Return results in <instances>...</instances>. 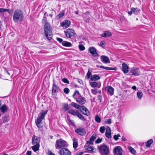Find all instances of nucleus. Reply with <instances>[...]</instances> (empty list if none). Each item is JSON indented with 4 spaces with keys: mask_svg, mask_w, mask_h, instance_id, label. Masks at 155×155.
Listing matches in <instances>:
<instances>
[{
    "mask_svg": "<svg viewBox=\"0 0 155 155\" xmlns=\"http://www.w3.org/2000/svg\"><path fill=\"white\" fill-rule=\"evenodd\" d=\"M23 19V13L21 10L17 9L14 11L13 20L15 23H21Z\"/></svg>",
    "mask_w": 155,
    "mask_h": 155,
    "instance_id": "f257e3e1",
    "label": "nucleus"
},
{
    "mask_svg": "<svg viewBox=\"0 0 155 155\" xmlns=\"http://www.w3.org/2000/svg\"><path fill=\"white\" fill-rule=\"evenodd\" d=\"M44 30L45 36L48 40H50L52 37V28L48 23H45Z\"/></svg>",
    "mask_w": 155,
    "mask_h": 155,
    "instance_id": "f03ea898",
    "label": "nucleus"
},
{
    "mask_svg": "<svg viewBox=\"0 0 155 155\" xmlns=\"http://www.w3.org/2000/svg\"><path fill=\"white\" fill-rule=\"evenodd\" d=\"M97 147L101 155H108L109 154V148L106 144H102L100 146H98Z\"/></svg>",
    "mask_w": 155,
    "mask_h": 155,
    "instance_id": "7ed1b4c3",
    "label": "nucleus"
},
{
    "mask_svg": "<svg viewBox=\"0 0 155 155\" xmlns=\"http://www.w3.org/2000/svg\"><path fill=\"white\" fill-rule=\"evenodd\" d=\"M73 97L78 103L81 105L85 103L86 101L85 98L81 96L78 91L76 90L75 91Z\"/></svg>",
    "mask_w": 155,
    "mask_h": 155,
    "instance_id": "20e7f679",
    "label": "nucleus"
},
{
    "mask_svg": "<svg viewBox=\"0 0 155 155\" xmlns=\"http://www.w3.org/2000/svg\"><path fill=\"white\" fill-rule=\"evenodd\" d=\"M66 142L61 139L57 140L56 141V147L57 149H59L62 147L66 146Z\"/></svg>",
    "mask_w": 155,
    "mask_h": 155,
    "instance_id": "39448f33",
    "label": "nucleus"
},
{
    "mask_svg": "<svg viewBox=\"0 0 155 155\" xmlns=\"http://www.w3.org/2000/svg\"><path fill=\"white\" fill-rule=\"evenodd\" d=\"M64 32L66 37L69 38L72 37H74L76 34L74 31L71 29L68 28L64 31Z\"/></svg>",
    "mask_w": 155,
    "mask_h": 155,
    "instance_id": "423d86ee",
    "label": "nucleus"
},
{
    "mask_svg": "<svg viewBox=\"0 0 155 155\" xmlns=\"http://www.w3.org/2000/svg\"><path fill=\"white\" fill-rule=\"evenodd\" d=\"M47 111L46 110L44 111V112L39 114L38 117L35 121L36 123H41L42 120L44 118L45 115L46 114Z\"/></svg>",
    "mask_w": 155,
    "mask_h": 155,
    "instance_id": "0eeeda50",
    "label": "nucleus"
},
{
    "mask_svg": "<svg viewBox=\"0 0 155 155\" xmlns=\"http://www.w3.org/2000/svg\"><path fill=\"white\" fill-rule=\"evenodd\" d=\"M114 155H123V150L120 146L115 147L114 149Z\"/></svg>",
    "mask_w": 155,
    "mask_h": 155,
    "instance_id": "6e6552de",
    "label": "nucleus"
},
{
    "mask_svg": "<svg viewBox=\"0 0 155 155\" xmlns=\"http://www.w3.org/2000/svg\"><path fill=\"white\" fill-rule=\"evenodd\" d=\"M130 72L131 73V75H134L136 76H139L140 74V71L139 69L135 67L131 68Z\"/></svg>",
    "mask_w": 155,
    "mask_h": 155,
    "instance_id": "1a4fd4ad",
    "label": "nucleus"
},
{
    "mask_svg": "<svg viewBox=\"0 0 155 155\" xmlns=\"http://www.w3.org/2000/svg\"><path fill=\"white\" fill-rule=\"evenodd\" d=\"M75 132L78 135L82 136L85 135L86 133L85 129L82 127L76 129L75 130Z\"/></svg>",
    "mask_w": 155,
    "mask_h": 155,
    "instance_id": "9d476101",
    "label": "nucleus"
},
{
    "mask_svg": "<svg viewBox=\"0 0 155 155\" xmlns=\"http://www.w3.org/2000/svg\"><path fill=\"white\" fill-rule=\"evenodd\" d=\"M10 10L9 9H7L4 8H0V14H1L2 16L4 18H6L7 17L6 15V13H5V12H7L9 15L10 14Z\"/></svg>",
    "mask_w": 155,
    "mask_h": 155,
    "instance_id": "9b49d317",
    "label": "nucleus"
},
{
    "mask_svg": "<svg viewBox=\"0 0 155 155\" xmlns=\"http://www.w3.org/2000/svg\"><path fill=\"white\" fill-rule=\"evenodd\" d=\"M61 155H71V152L67 149L63 148L59 151Z\"/></svg>",
    "mask_w": 155,
    "mask_h": 155,
    "instance_id": "f8f14e48",
    "label": "nucleus"
},
{
    "mask_svg": "<svg viewBox=\"0 0 155 155\" xmlns=\"http://www.w3.org/2000/svg\"><path fill=\"white\" fill-rule=\"evenodd\" d=\"M88 51L94 57L98 56L96 48L94 47H91L89 48Z\"/></svg>",
    "mask_w": 155,
    "mask_h": 155,
    "instance_id": "ddd939ff",
    "label": "nucleus"
},
{
    "mask_svg": "<svg viewBox=\"0 0 155 155\" xmlns=\"http://www.w3.org/2000/svg\"><path fill=\"white\" fill-rule=\"evenodd\" d=\"M122 71L124 74H127L129 72V67L127 64L124 62L122 64Z\"/></svg>",
    "mask_w": 155,
    "mask_h": 155,
    "instance_id": "4468645a",
    "label": "nucleus"
},
{
    "mask_svg": "<svg viewBox=\"0 0 155 155\" xmlns=\"http://www.w3.org/2000/svg\"><path fill=\"white\" fill-rule=\"evenodd\" d=\"M80 111L83 114L88 116L89 114V112L88 109L84 106H81L80 109Z\"/></svg>",
    "mask_w": 155,
    "mask_h": 155,
    "instance_id": "2eb2a0df",
    "label": "nucleus"
},
{
    "mask_svg": "<svg viewBox=\"0 0 155 155\" xmlns=\"http://www.w3.org/2000/svg\"><path fill=\"white\" fill-rule=\"evenodd\" d=\"M96 138V135L95 134H94L91 137L90 141L87 142V144L88 145L92 144L93 143L94 140Z\"/></svg>",
    "mask_w": 155,
    "mask_h": 155,
    "instance_id": "dca6fc26",
    "label": "nucleus"
},
{
    "mask_svg": "<svg viewBox=\"0 0 155 155\" xmlns=\"http://www.w3.org/2000/svg\"><path fill=\"white\" fill-rule=\"evenodd\" d=\"M32 144L33 145L35 144H39L40 140L38 137L35 135H33L32 137Z\"/></svg>",
    "mask_w": 155,
    "mask_h": 155,
    "instance_id": "f3484780",
    "label": "nucleus"
},
{
    "mask_svg": "<svg viewBox=\"0 0 155 155\" xmlns=\"http://www.w3.org/2000/svg\"><path fill=\"white\" fill-rule=\"evenodd\" d=\"M101 61L104 63H110L108 57L107 56L104 55L101 56Z\"/></svg>",
    "mask_w": 155,
    "mask_h": 155,
    "instance_id": "a211bd4d",
    "label": "nucleus"
},
{
    "mask_svg": "<svg viewBox=\"0 0 155 155\" xmlns=\"http://www.w3.org/2000/svg\"><path fill=\"white\" fill-rule=\"evenodd\" d=\"M111 131L110 128L108 126L107 127L106 130V133L105 134V135L106 137L109 138L111 137Z\"/></svg>",
    "mask_w": 155,
    "mask_h": 155,
    "instance_id": "6ab92c4d",
    "label": "nucleus"
},
{
    "mask_svg": "<svg viewBox=\"0 0 155 155\" xmlns=\"http://www.w3.org/2000/svg\"><path fill=\"white\" fill-rule=\"evenodd\" d=\"M70 23L71 22L70 21L67 20L61 23V25L62 27L67 28L69 26Z\"/></svg>",
    "mask_w": 155,
    "mask_h": 155,
    "instance_id": "aec40b11",
    "label": "nucleus"
},
{
    "mask_svg": "<svg viewBox=\"0 0 155 155\" xmlns=\"http://www.w3.org/2000/svg\"><path fill=\"white\" fill-rule=\"evenodd\" d=\"M105 89L108 92L110 93V95H112L114 93V89L110 86H107L106 87Z\"/></svg>",
    "mask_w": 155,
    "mask_h": 155,
    "instance_id": "412c9836",
    "label": "nucleus"
},
{
    "mask_svg": "<svg viewBox=\"0 0 155 155\" xmlns=\"http://www.w3.org/2000/svg\"><path fill=\"white\" fill-rule=\"evenodd\" d=\"M58 89V87L54 83L52 87V94H53L55 95V94L57 92V90Z\"/></svg>",
    "mask_w": 155,
    "mask_h": 155,
    "instance_id": "4be33fe9",
    "label": "nucleus"
},
{
    "mask_svg": "<svg viewBox=\"0 0 155 155\" xmlns=\"http://www.w3.org/2000/svg\"><path fill=\"white\" fill-rule=\"evenodd\" d=\"M8 108L7 106L5 104L3 105L0 108V110L3 114L6 112Z\"/></svg>",
    "mask_w": 155,
    "mask_h": 155,
    "instance_id": "5701e85b",
    "label": "nucleus"
},
{
    "mask_svg": "<svg viewBox=\"0 0 155 155\" xmlns=\"http://www.w3.org/2000/svg\"><path fill=\"white\" fill-rule=\"evenodd\" d=\"M90 79L91 81H96L99 79L100 77L97 74H94L92 76Z\"/></svg>",
    "mask_w": 155,
    "mask_h": 155,
    "instance_id": "b1692460",
    "label": "nucleus"
},
{
    "mask_svg": "<svg viewBox=\"0 0 155 155\" xmlns=\"http://www.w3.org/2000/svg\"><path fill=\"white\" fill-rule=\"evenodd\" d=\"M100 68H104L105 69L107 70H114V71H117V69L116 68H109L108 67H104L103 66H101L100 67Z\"/></svg>",
    "mask_w": 155,
    "mask_h": 155,
    "instance_id": "393cba45",
    "label": "nucleus"
},
{
    "mask_svg": "<svg viewBox=\"0 0 155 155\" xmlns=\"http://www.w3.org/2000/svg\"><path fill=\"white\" fill-rule=\"evenodd\" d=\"M102 36L104 37H107L110 36L111 35V33L108 31L104 32L102 35Z\"/></svg>",
    "mask_w": 155,
    "mask_h": 155,
    "instance_id": "a878e982",
    "label": "nucleus"
},
{
    "mask_svg": "<svg viewBox=\"0 0 155 155\" xmlns=\"http://www.w3.org/2000/svg\"><path fill=\"white\" fill-rule=\"evenodd\" d=\"M62 45L65 47H71L72 45L71 43L66 41H64L62 43Z\"/></svg>",
    "mask_w": 155,
    "mask_h": 155,
    "instance_id": "bb28decb",
    "label": "nucleus"
},
{
    "mask_svg": "<svg viewBox=\"0 0 155 155\" xmlns=\"http://www.w3.org/2000/svg\"><path fill=\"white\" fill-rule=\"evenodd\" d=\"M68 112L74 116H76L77 115L78 111L77 110L75 111L73 110L70 109L69 110Z\"/></svg>",
    "mask_w": 155,
    "mask_h": 155,
    "instance_id": "cd10ccee",
    "label": "nucleus"
},
{
    "mask_svg": "<svg viewBox=\"0 0 155 155\" xmlns=\"http://www.w3.org/2000/svg\"><path fill=\"white\" fill-rule=\"evenodd\" d=\"M34 146L32 147V149L34 152H36L39 149L40 145L39 144H34Z\"/></svg>",
    "mask_w": 155,
    "mask_h": 155,
    "instance_id": "c85d7f7f",
    "label": "nucleus"
},
{
    "mask_svg": "<svg viewBox=\"0 0 155 155\" xmlns=\"http://www.w3.org/2000/svg\"><path fill=\"white\" fill-rule=\"evenodd\" d=\"M70 105L75 107V108L80 109L81 106H80L78 104L74 102H72L71 104Z\"/></svg>",
    "mask_w": 155,
    "mask_h": 155,
    "instance_id": "c756f323",
    "label": "nucleus"
},
{
    "mask_svg": "<svg viewBox=\"0 0 155 155\" xmlns=\"http://www.w3.org/2000/svg\"><path fill=\"white\" fill-rule=\"evenodd\" d=\"M153 143V140L152 139H150L146 143V146L148 147H150V145Z\"/></svg>",
    "mask_w": 155,
    "mask_h": 155,
    "instance_id": "7c9ffc66",
    "label": "nucleus"
},
{
    "mask_svg": "<svg viewBox=\"0 0 155 155\" xmlns=\"http://www.w3.org/2000/svg\"><path fill=\"white\" fill-rule=\"evenodd\" d=\"M77 116L81 120H83V121H85L86 120V119L79 112L78 113V114L77 115Z\"/></svg>",
    "mask_w": 155,
    "mask_h": 155,
    "instance_id": "2f4dec72",
    "label": "nucleus"
},
{
    "mask_svg": "<svg viewBox=\"0 0 155 155\" xmlns=\"http://www.w3.org/2000/svg\"><path fill=\"white\" fill-rule=\"evenodd\" d=\"M128 149L129 151L132 154H135L136 153V151L135 150L131 147H128Z\"/></svg>",
    "mask_w": 155,
    "mask_h": 155,
    "instance_id": "473e14b6",
    "label": "nucleus"
},
{
    "mask_svg": "<svg viewBox=\"0 0 155 155\" xmlns=\"http://www.w3.org/2000/svg\"><path fill=\"white\" fill-rule=\"evenodd\" d=\"M76 140L75 138L73 139V141L74 143H73V146L74 148L76 149L78 145L77 141H76Z\"/></svg>",
    "mask_w": 155,
    "mask_h": 155,
    "instance_id": "72a5a7b5",
    "label": "nucleus"
},
{
    "mask_svg": "<svg viewBox=\"0 0 155 155\" xmlns=\"http://www.w3.org/2000/svg\"><path fill=\"white\" fill-rule=\"evenodd\" d=\"M63 108L64 109L65 111H66L69 110L68 105V104H64L63 107Z\"/></svg>",
    "mask_w": 155,
    "mask_h": 155,
    "instance_id": "f704fd0d",
    "label": "nucleus"
},
{
    "mask_svg": "<svg viewBox=\"0 0 155 155\" xmlns=\"http://www.w3.org/2000/svg\"><path fill=\"white\" fill-rule=\"evenodd\" d=\"M95 120L96 122L99 123L101 122V119L98 115H96L95 117Z\"/></svg>",
    "mask_w": 155,
    "mask_h": 155,
    "instance_id": "c9c22d12",
    "label": "nucleus"
},
{
    "mask_svg": "<svg viewBox=\"0 0 155 155\" xmlns=\"http://www.w3.org/2000/svg\"><path fill=\"white\" fill-rule=\"evenodd\" d=\"M137 97L140 99H141L143 96V93L141 92H137Z\"/></svg>",
    "mask_w": 155,
    "mask_h": 155,
    "instance_id": "e433bc0d",
    "label": "nucleus"
},
{
    "mask_svg": "<svg viewBox=\"0 0 155 155\" xmlns=\"http://www.w3.org/2000/svg\"><path fill=\"white\" fill-rule=\"evenodd\" d=\"M90 84L92 87H94L97 85L98 84L97 82H92L90 83Z\"/></svg>",
    "mask_w": 155,
    "mask_h": 155,
    "instance_id": "4c0bfd02",
    "label": "nucleus"
},
{
    "mask_svg": "<svg viewBox=\"0 0 155 155\" xmlns=\"http://www.w3.org/2000/svg\"><path fill=\"white\" fill-rule=\"evenodd\" d=\"M105 42L104 41H102L100 42L99 45L102 47L104 48L105 46Z\"/></svg>",
    "mask_w": 155,
    "mask_h": 155,
    "instance_id": "58836bf2",
    "label": "nucleus"
},
{
    "mask_svg": "<svg viewBox=\"0 0 155 155\" xmlns=\"http://www.w3.org/2000/svg\"><path fill=\"white\" fill-rule=\"evenodd\" d=\"M86 76L88 79L90 78L91 76V71L90 70H89Z\"/></svg>",
    "mask_w": 155,
    "mask_h": 155,
    "instance_id": "ea45409f",
    "label": "nucleus"
},
{
    "mask_svg": "<svg viewBox=\"0 0 155 155\" xmlns=\"http://www.w3.org/2000/svg\"><path fill=\"white\" fill-rule=\"evenodd\" d=\"M79 48L80 50L81 51H83L85 49V47L82 45H79Z\"/></svg>",
    "mask_w": 155,
    "mask_h": 155,
    "instance_id": "a19ab883",
    "label": "nucleus"
},
{
    "mask_svg": "<svg viewBox=\"0 0 155 155\" xmlns=\"http://www.w3.org/2000/svg\"><path fill=\"white\" fill-rule=\"evenodd\" d=\"M105 130V128L104 127H101L100 128V131L101 133H104Z\"/></svg>",
    "mask_w": 155,
    "mask_h": 155,
    "instance_id": "79ce46f5",
    "label": "nucleus"
},
{
    "mask_svg": "<svg viewBox=\"0 0 155 155\" xmlns=\"http://www.w3.org/2000/svg\"><path fill=\"white\" fill-rule=\"evenodd\" d=\"M64 15V12H63L60 13L58 16V18H59L62 17Z\"/></svg>",
    "mask_w": 155,
    "mask_h": 155,
    "instance_id": "37998d69",
    "label": "nucleus"
},
{
    "mask_svg": "<svg viewBox=\"0 0 155 155\" xmlns=\"http://www.w3.org/2000/svg\"><path fill=\"white\" fill-rule=\"evenodd\" d=\"M62 81L65 83L69 84V81L66 78H63L62 80Z\"/></svg>",
    "mask_w": 155,
    "mask_h": 155,
    "instance_id": "c03bdc74",
    "label": "nucleus"
},
{
    "mask_svg": "<svg viewBox=\"0 0 155 155\" xmlns=\"http://www.w3.org/2000/svg\"><path fill=\"white\" fill-rule=\"evenodd\" d=\"M120 137V136L119 134L114 135V138L115 140H117L118 139V137Z\"/></svg>",
    "mask_w": 155,
    "mask_h": 155,
    "instance_id": "a18cd8bd",
    "label": "nucleus"
},
{
    "mask_svg": "<svg viewBox=\"0 0 155 155\" xmlns=\"http://www.w3.org/2000/svg\"><path fill=\"white\" fill-rule=\"evenodd\" d=\"M64 92L65 94H68L69 93L70 90L68 88H66L64 89Z\"/></svg>",
    "mask_w": 155,
    "mask_h": 155,
    "instance_id": "49530a36",
    "label": "nucleus"
},
{
    "mask_svg": "<svg viewBox=\"0 0 155 155\" xmlns=\"http://www.w3.org/2000/svg\"><path fill=\"white\" fill-rule=\"evenodd\" d=\"M102 140V138H98L95 141L96 143H100Z\"/></svg>",
    "mask_w": 155,
    "mask_h": 155,
    "instance_id": "de8ad7c7",
    "label": "nucleus"
},
{
    "mask_svg": "<svg viewBox=\"0 0 155 155\" xmlns=\"http://www.w3.org/2000/svg\"><path fill=\"white\" fill-rule=\"evenodd\" d=\"M93 147L92 146H90V147H87V150L89 151H92V150H94L93 149Z\"/></svg>",
    "mask_w": 155,
    "mask_h": 155,
    "instance_id": "09e8293b",
    "label": "nucleus"
},
{
    "mask_svg": "<svg viewBox=\"0 0 155 155\" xmlns=\"http://www.w3.org/2000/svg\"><path fill=\"white\" fill-rule=\"evenodd\" d=\"M111 119H109L105 121V123L106 124H110L111 123Z\"/></svg>",
    "mask_w": 155,
    "mask_h": 155,
    "instance_id": "8fccbe9b",
    "label": "nucleus"
},
{
    "mask_svg": "<svg viewBox=\"0 0 155 155\" xmlns=\"http://www.w3.org/2000/svg\"><path fill=\"white\" fill-rule=\"evenodd\" d=\"M91 92L94 94H96L97 93V90H91Z\"/></svg>",
    "mask_w": 155,
    "mask_h": 155,
    "instance_id": "3c124183",
    "label": "nucleus"
},
{
    "mask_svg": "<svg viewBox=\"0 0 155 155\" xmlns=\"http://www.w3.org/2000/svg\"><path fill=\"white\" fill-rule=\"evenodd\" d=\"M57 40L60 43H61L62 44L63 42L64 41H63V40L62 39L57 38Z\"/></svg>",
    "mask_w": 155,
    "mask_h": 155,
    "instance_id": "603ef678",
    "label": "nucleus"
},
{
    "mask_svg": "<svg viewBox=\"0 0 155 155\" xmlns=\"http://www.w3.org/2000/svg\"><path fill=\"white\" fill-rule=\"evenodd\" d=\"M37 126L39 128H41L42 127V126L41 124V123H36Z\"/></svg>",
    "mask_w": 155,
    "mask_h": 155,
    "instance_id": "864d4df0",
    "label": "nucleus"
},
{
    "mask_svg": "<svg viewBox=\"0 0 155 155\" xmlns=\"http://www.w3.org/2000/svg\"><path fill=\"white\" fill-rule=\"evenodd\" d=\"M31 152L30 151H28L27 153V155H31Z\"/></svg>",
    "mask_w": 155,
    "mask_h": 155,
    "instance_id": "5fc2aeb1",
    "label": "nucleus"
},
{
    "mask_svg": "<svg viewBox=\"0 0 155 155\" xmlns=\"http://www.w3.org/2000/svg\"><path fill=\"white\" fill-rule=\"evenodd\" d=\"M48 153L49 155H55L54 153H53L51 151H49Z\"/></svg>",
    "mask_w": 155,
    "mask_h": 155,
    "instance_id": "6e6d98bb",
    "label": "nucleus"
},
{
    "mask_svg": "<svg viewBox=\"0 0 155 155\" xmlns=\"http://www.w3.org/2000/svg\"><path fill=\"white\" fill-rule=\"evenodd\" d=\"M133 13L135 11V8H132L131 10Z\"/></svg>",
    "mask_w": 155,
    "mask_h": 155,
    "instance_id": "4d7b16f0",
    "label": "nucleus"
},
{
    "mask_svg": "<svg viewBox=\"0 0 155 155\" xmlns=\"http://www.w3.org/2000/svg\"><path fill=\"white\" fill-rule=\"evenodd\" d=\"M132 88L133 89V90H135L136 89H137V87H136L135 86H133L132 87Z\"/></svg>",
    "mask_w": 155,
    "mask_h": 155,
    "instance_id": "13d9d810",
    "label": "nucleus"
},
{
    "mask_svg": "<svg viewBox=\"0 0 155 155\" xmlns=\"http://www.w3.org/2000/svg\"><path fill=\"white\" fill-rule=\"evenodd\" d=\"M122 140H124V141H125L126 140V139L124 137H122Z\"/></svg>",
    "mask_w": 155,
    "mask_h": 155,
    "instance_id": "bf43d9fd",
    "label": "nucleus"
},
{
    "mask_svg": "<svg viewBox=\"0 0 155 155\" xmlns=\"http://www.w3.org/2000/svg\"><path fill=\"white\" fill-rule=\"evenodd\" d=\"M94 150H92V151L93 152L95 153L96 152V149L93 148Z\"/></svg>",
    "mask_w": 155,
    "mask_h": 155,
    "instance_id": "052dcab7",
    "label": "nucleus"
},
{
    "mask_svg": "<svg viewBox=\"0 0 155 155\" xmlns=\"http://www.w3.org/2000/svg\"><path fill=\"white\" fill-rule=\"evenodd\" d=\"M133 13V12L131 11H130V12H128V14H129V15H131L132 14V13Z\"/></svg>",
    "mask_w": 155,
    "mask_h": 155,
    "instance_id": "680f3d73",
    "label": "nucleus"
},
{
    "mask_svg": "<svg viewBox=\"0 0 155 155\" xmlns=\"http://www.w3.org/2000/svg\"><path fill=\"white\" fill-rule=\"evenodd\" d=\"M133 13V12L131 11H130V12H128V14H129V15H131L132 14V13Z\"/></svg>",
    "mask_w": 155,
    "mask_h": 155,
    "instance_id": "e2e57ef3",
    "label": "nucleus"
},
{
    "mask_svg": "<svg viewBox=\"0 0 155 155\" xmlns=\"http://www.w3.org/2000/svg\"><path fill=\"white\" fill-rule=\"evenodd\" d=\"M5 71L9 75H10L9 73L7 71L6 69H5Z\"/></svg>",
    "mask_w": 155,
    "mask_h": 155,
    "instance_id": "0e129e2a",
    "label": "nucleus"
},
{
    "mask_svg": "<svg viewBox=\"0 0 155 155\" xmlns=\"http://www.w3.org/2000/svg\"><path fill=\"white\" fill-rule=\"evenodd\" d=\"M83 153V152H80L79 153V155H82Z\"/></svg>",
    "mask_w": 155,
    "mask_h": 155,
    "instance_id": "69168bd1",
    "label": "nucleus"
},
{
    "mask_svg": "<svg viewBox=\"0 0 155 155\" xmlns=\"http://www.w3.org/2000/svg\"><path fill=\"white\" fill-rule=\"evenodd\" d=\"M75 13L76 14H78V11L75 12Z\"/></svg>",
    "mask_w": 155,
    "mask_h": 155,
    "instance_id": "338daca9",
    "label": "nucleus"
},
{
    "mask_svg": "<svg viewBox=\"0 0 155 155\" xmlns=\"http://www.w3.org/2000/svg\"><path fill=\"white\" fill-rule=\"evenodd\" d=\"M1 104H2L1 102V101H0V107H1Z\"/></svg>",
    "mask_w": 155,
    "mask_h": 155,
    "instance_id": "774afa93",
    "label": "nucleus"
}]
</instances>
